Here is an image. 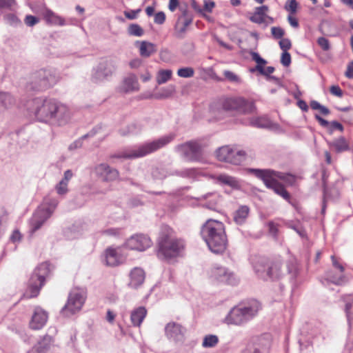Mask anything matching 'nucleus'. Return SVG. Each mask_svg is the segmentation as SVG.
<instances>
[{"label": "nucleus", "instance_id": "obj_1", "mask_svg": "<svg viewBox=\"0 0 353 353\" xmlns=\"http://www.w3.org/2000/svg\"><path fill=\"white\" fill-rule=\"evenodd\" d=\"M253 269L260 279L277 280L285 275H289L291 280H294L299 274V268L295 260L283 263L280 256L270 259L265 256H259L251 259Z\"/></svg>", "mask_w": 353, "mask_h": 353}, {"label": "nucleus", "instance_id": "obj_2", "mask_svg": "<svg viewBox=\"0 0 353 353\" xmlns=\"http://www.w3.org/2000/svg\"><path fill=\"white\" fill-rule=\"evenodd\" d=\"M250 171L256 177L261 179L267 188L273 190L275 193L281 196L285 200L290 199V194L276 179L279 178L285 182L292 183L294 181V178L292 175L269 169H250Z\"/></svg>", "mask_w": 353, "mask_h": 353}, {"label": "nucleus", "instance_id": "obj_3", "mask_svg": "<svg viewBox=\"0 0 353 353\" xmlns=\"http://www.w3.org/2000/svg\"><path fill=\"white\" fill-rule=\"evenodd\" d=\"M261 309V303L251 300L232 307L224 319L228 325H243L253 319Z\"/></svg>", "mask_w": 353, "mask_h": 353}, {"label": "nucleus", "instance_id": "obj_4", "mask_svg": "<svg viewBox=\"0 0 353 353\" xmlns=\"http://www.w3.org/2000/svg\"><path fill=\"white\" fill-rule=\"evenodd\" d=\"M174 137L175 134L174 133H170L157 140L145 143L136 149L128 150L124 152L111 154L109 157V159H134L142 157L165 146L173 141Z\"/></svg>", "mask_w": 353, "mask_h": 353}, {"label": "nucleus", "instance_id": "obj_5", "mask_svg": "<svg viewBox=\"0 0 353 353\" xmlns=\"http://www.w3.org/2000/svg\"><path fill=\"white\" fill-rule=\"evenodd\" d=\"M148 247V244H124L117 248L108 247L103 254V263L107 266H117L123 263L129 251L143 252Z\"/></svg>", "mask_w": 353, "mask_h": 353}, {"label": "nucleus", "instance_id": "obj_6", "mask_svg": "<svg viewBox=\"0 0 353 353\" xmlns=\"http://www.w3.org/2000/svg\"><path fill=\"white\" fill-rule=\"evenodd\" d=\"M59 201L50 196H46L43 203L34 213L30 220V230L34 232L39 230L42 225L52 216Z\"/></svg>", "mask_w": 353, "mask_h": 353}, {"label": "nucleus", "instance_id": "obj_7", "mask_svg": "<svg viewBox=\"0 0 353 353\" xmlns=\"http://www.w3.org/2000/svg\"><path fill=\"white\" fill-rule=\"evenodd\" d=\"M201 234L205 243H226L228 241L223 223L209 219L201 228Z\"/></svg>", "mask_w": 353, "mask_h": 353}, {"label": "nucleus", "instance_id": "obj_8", "mask_svg": "<svg viewBox=\"0 0 353 353\" xmlns=\"http://www.w3.org/2000/svg\"><path fill=\"white\" fill-rule=\"evenodd\" d=\"M50 264L47 262L41 263L34 270L29 281V290L30 294L28 292L24 295L27 298L36 297L45 283L46 277L50 273Z\"/></svg>", "mask_w": 353, "mask_h": 353}, {"label": "nucleus", "instance_id": "obj_9", "mask_svg": "<svg viewBox=\"0 0 353 353\" xmlns=\"http://www.w3.org/2000/svg\"><path fill=\"white\" fill-rule=\"evenodd\" d=\"M56 81L55 76L50 71L40 70L31 75L27 88L33 91H42L52 86Z\"/></svg>", "mask_w": 353, "mask_h": 353}, {"label": "nucleus", "instance_id": "obj_10", "mask_svg": "<svg viewBox=\"0 0 353 353\" xmlns=\"http://www.w3.org/2000/svg\"><path fill=\"white\" fill-rule=\"evenodd\" d=\"M57 101V100L52 99H35L33 103L34 105V114L37 119L41 122L50 123Z\"/></svg>", "mask_w": 353, "mask_h": 353}, {"label": "nucleus", "instance_id": "obj_11", "mask_svg": "<svg viewBox=\"0 0 353 353\" xmlns=\"http://www.w3.org/2000/svg\"><path fill=\"white\" fill-rule=\"evenodd\" d=\"M117 67V63L115 59H107L102 60L94 70L92 80L94 83H100L107 80L116 71Z\"/></svg>", "mask_w": 353, "mask_h": 353}, {"label": "nucleus", "instance_id": "obj_12", "mask_svg": "<svg viewBox=\"0 0 353 353\" xmlns=\"http://www.w3.org/2000/svg\"><path fill=\"white\" fill-rule=\"evenodd\" d=\"M222 108L224 110H236L241 113H253L256 107L254 102L247 101L243 98H228L222 103Z\"/></svg>", "mask_w": 353, "mask_h": 353}, {"label": "nucleus", "instance_id": "obj_13", "mask_svg": "<svg viewBox=\"0 0 353 353\" xmlns=\"http://www.w3.org/2000/svg\"><path fill=\"white\" fill-rule=\"evenodd\" d=\"M210 279L219 283H226L230 285H236L239 283V279L227 268L214 265L208 272Z\"/></svg>", "mask_w": 353, "mask_h": 353}, {"label": "nucleus", "instance_id": "obj_14", "mask_svg": "<svg viewBox=\"0 0 353 353\" xmlns=\"http://www.w3.org/2000/svg\"><path fill=\"white\" fill-rule=\"evenodd\" d=\"M216 154L219 161L234 165L241 164L245 159V152L244 151H235L228 145L219 148L216 150Z\"/></svg>", "mask_w": 353, "mask_h": 353}, {"label": "nucleus", "instance_id": "obj_15", "mask_svg": "<svg viewBox=\"0 0 353 353\" xmlns=\"http://www.w3.org/2000/svg\"><path fill=\"white\" fill-rule=\"evenodd\" d=\"M85 301V292L79 289H73L69 294L67 303L62 309V312L75 314L81 309Z\"/></svg>", "mask_w": 353, "mask_h": 353}, {"label": "nucleus", "instance_id": "obj_16", "mask_svg": "<svg viewBox=\"0 0 353 353\" xmlns=\"http://www.w3.org/2000/svg\"><path fill=\"white\" fill-rule=\"evenodd\" d=\"M176 150L188 161H199L202 156L201 145L196 141H189L179 145Z\"/></svg>", "mask_w": 353, "mask_h": 353}, {"label": "nucleus", "instance_id": "obj_17", "mask_svg": "<svg viewBox=\"0 0 353 353\" xmlns=\"http://www.w3.org/2000/svg\"><path fill=\"white\" fill-rule=\"evenodd\" d=\"M183 250L182 244H157L156 252L159 259L170 261L179 256Z\"/></svg>", "mask_w": 353, "mask_h": 353}, {"label": "nucleus", "instance_id": "obj_18", "mask_svg": "<svg viewBox=\"0 0 353 353\" xmlns=\"http://www.w3.org/2000/svg\"><path fill=\"white\" fill-rule=\"evenodd\" d=\"M70 117L71 112L68 107L57 101L50 124L58 126L64 125L68 123Z\"/></svg>", "mask_w": 353, "mask_h": 353}, {"label": "nucleus", "instance_id": "obj_19", "mask_svg": "<svg viewBox=\"0 0 353 353\" xmlns=\"http://www.w3.org/2000/svg\"><path fill=\"white\" fill-rule=\"evenodd\" d=\"M96 176L103 182H112L119 177V172L105 163L97 165L94 168Z\"/></svg>", "mask_w": 353, "mask_h": 353}, {"label": "nucleus", "instance_id": "obj_20", "mask_svg": "<svg viewBox=\"0 0 353 353\" xmlns=\"http://www.w3.org/2000/svg\"><path fill=\"white\" fill-rule=\"evenodd\" d=\"M180 9L182 11V14L177 20L175 30L176 37L182 38L187 30V28L192 23L193 17L188 12L186 6L184 9L181 7Z\"/></svg>", "mask_w": 353, "mask_h": 353}, {"label": "nucleus", "instance_id": "obj_21", "mask_svg": "<svg viewBox=\"0 0 353 353\" xmlns=\"http://www.w3.org/2000/svg\"><path fill=\"white\" fill-rule=\"evenodd\" d=\"M185 329L179 323L175 322L168 323L165 327V336L174 341H183Z\"/></svg>", "mask_w": 353, "mask_h": 353}, {"label": "nucleus", "instance_id": "obj_22", "mask_svg": "<svg viewBox=\"0 0 353 353\" xmlns=\"http://www.w3.org/2000/svg\"><path fill=\"white\" fill-rule=\"evenodd\" d=\"M139 90V84L137 77L132 73H130L124 77L119 87V91L122 93H130Z\"/></svg>", "mask_w": 353, "mask_h": 353}, {"label": "nucleus", "instance_id": "obj_23", "mask_svg": "<svg viewBox=\"0 0 353 353\" xmlns=\"http://www.w3.org/2000/svg\"><path fill=\"white\" fill-rule=\"evenodd\" d=\"M48 320V314L41 307H36L30 322V327L32 330L41 329Z\"/></svg>", "mask_w": 353, "mask_h": 353}, {"label": "nucleus", "instance_id": "obj_24", "mask_svg": "<svg viewBox=\"0 0 353 353\" xmlns=\"http://www.w3.org/2000/svg\"><path fill=\"white\" fill-rule=\"evenodd\" d=\"M145 274L141 268H134L130 273V283L128 285L134 289L140 287L144 282Z\"/></svg>", "mask_w": 353, "mask_h": 353}, {"label": "nucleus", "instance_id": "obj_25", "mask_svg": "<svg viewBox=\"0 0 353 353\" xmlns=\"http://www.w3.org/2000/svg\"><path fill=\"white\" fill-rule=\"evenodd\" d=\"M250 124L261 128H268L273 130L279 129V125L277 123L272 122L266 117L253 118L250 120Z\"/></svg>", "mask_w": 353, "mask_h": 353}, {"label": "nucleus", "instance_id": "obj_26", "mask_svg": "<svg viewBox=\"0 0 353 353\" xmlns=\"http://www.w3.org/2000/svg\"><path fill=\"white\" fill-rule=\"evenodd\" d=\"M174 231L168 225H163L159 234V243H178Z\"/></svg>", "mask_w": 353, "mask_h": 353}, {"label": "nucleus", "instance_id": "obj_27", "mask_svg": "<svg viewBox=\"0 0 353 353\" xmlns=\"http://www.w3.org/2000/svg\"><path fill=\"white\" fill-rule=\"evenodd\" d=\"M215 179L219 184L228 185L233 189L238 190L241 188L240 181L236 178L225 174L217 175Z\"/></svg>", "mask_w": 353, "mask_h": 353}, {"label": "nucleus", "instance_id": "obj_28", "mask_svg": "<svg viewBox=\"0 0 353 353\" xmlns=\"http://www.w3.org/2000/svg\"><path fill=\"white\" fill-rule=\"evenodd\" d=\"M147 314V310L143 306L133 310L130 314L131 323L134 326L139 327Z\"/></svg>", "mask_w": 353, "mask_h": 353}, {"label": "nucleus", "instance_id": "obj_29", "mask_svg": "<svg viewBox=\"0 0 353 353\" xmlns=\"http://www.w3.org/2000/svg\"><path fill=\"white\" fill-rule=\"evenodd\" d=\"M269 8L268 6H262L256 7L254 13L250 17V20L257 24H264L266 13L268 12Z\"/></svg>", "mask_w": 353, "mask_h": 353}, {"label": "nucleus", "instance_id": "obj_30", "mask_svg": "<svg viewBox=\"0 0 353 353\" xmlns=\"http://www.w3.org/2000/svg\"><path fill=\"white\" fill-rule=\"evenodd\" d=\"M15 103V99L10 93L0 92V111L12 108Z\"/></svg>", "mask_w": 353, "mask_h": 353}, {"label": "nucleus", "instance_id": "obj_31", "mask_svg": "<svg viewBox=\"0 0 353 353\" xmlns=\"http://www.w3.org/2000/svg\"><path fill=\"white\" fill-rule=\"evenodd\" d=\"M139 43V52L143 57H149L157 52L156 46L150 42L143 41Z\"/></svg>", "mask_w": 353, "mask_h": 353}, {"label": "nucleus", "instance_id": "obj_32", "mask_svg": "<svg viewBox=\"0 0 353 353\" xmlns=\"http://www.w3.org/2000/svg\"><path fill=\"white\" fill-rule=\"evenodd\" d=\"M250 209L246 205L241 206L234 214V221L238 225L245 223L249 214Z\"/></svg>", "mask_w": 353, "mask_h": 353}, {"label": "nucleus", "instance_id": "obj_33", "mask_svg": "<svg viewBox=\"0 0 353 353\" xmlns=\"http://www.w3.org/2000/svg\"><path fill=\"white\" fill-rule=\"evenodd\" d=\"M327 144L330 147L333 148L334 150L338 153H341L349 150L348 143L344 137H340L333 141H327Z\"/></svg>", "mask_w": 353, "mask_h": 353}, {"label": "nucleus", "instance_id": "obj_34", "mask_svg": "<svg viewBox=\"0 0 353 353\" xmlns=\"http://www.w3.org/2000/svg\"><path fill=\"white\" fill-rule=\"evenodd\" d=\"M344 312L348 323L350 325L353 321V298L348 296L344 298Z\"/></svg>", "mask_w": 353, "mask_h": 353}, {"label": "nucleus", "instance_id": "obj_35", "mask_svg": "<svg viewBox=\"0 0 353 353\" xmlns=\"http://www.w3.org/2000/svg\"><path fill=\"white\" fill-rule=\"evenodd\" d=\"M44 19L47 21L48 23L53 24V25H64V19L61 17L56 15L54 12H52L50 10H47L44 13Z\"/></svg>", "mask_w": 353, "mask_h": 353}, {"label": "nucleus", "instance_id": "obj_36", "mask_svg": "<svg viewBox=\"0 0 353 353\" xmlns=\"http://www.w3.org/2000/svg\"><path fill=\"white\" fill-rule=\"evenodd\" d=\"M52 342V338L50 335H45L43 337L38 341L35 345L34 349L45 352L49 349L51 343Z\"/></svg>", "mask_w": 353, "mask_h": 353}, {"label": "nucleus", "instance_id": "obj_37", "mask_svg": "<svg viewBox=\"0 0 353 353\" xmlns=\"http://www.w3.org/2000/svg\"><path fill=\"white\" fill-rule=\"evenodd\" d=\"M172 74L171 70H161L158 72L157 75V82L159 85L166 83L169 81Z\"/></svg>", "mask_w": 353, "mask_h": 353}, {"label": "nucleus", "instance_id": "obj_38", "mask_svg": "<svg viewBox=\"0 0 353 353\" xmlns=\"http://www.w3.org/2000/svg\"><path fill=\"white\" fill-rule=\"evenodd\" d=\"M141 127L136 123H131L128 125L126 128H123L120 130V132L122 135H130V134H136L141 132Z\"/></svg>", "mask_w": 353, "mask_h": 353}, {"label": "nucleus", "instance_id": "obj_39", "mask_svg": "<svg viewBox=\"0 0 353 353\" xmlns=\"http://www.w3.org/2000/svg\"><path fill=\"white\" fill-rule=\"evenodd\" d=\"M255 70L259 71L261 74L268 77L270 79L277 80L274 76H270V74L273 73L274 71V68L272 66H268L266 68H264L262 65H256L254 69H252L251 71L254 72Z\"/></svg>", "mask_w": 353, "mask_h": 353}, {"label": "nucleus", "instance_id": "obj_40", "mask_svg": "<svg viewBox=\"0 0 353 353\" xmlns=\"http://www.w3.org/2000/svg\"><path fill=\"white\" fill-rule=\"evenodd\" d=\"M128 33L130 36L141 37L144 34V30L139 24L132 23L128 28Z\"/></svg>", "mask_w": 353, "mask_h": 353}, {"label": "nucleus", "instance_id": "obj_41", "mask_svg": "<svg viewBox=\"0 0 353 353\" xmlns=\"http://www.w3.org/2000/svg\"><path fill=\"white\" fill-rule=\"evenodd\" d=\"M219 342V338L216 335L210 334L204 337L202 345L204 347H214Z\"/></svg>", "mask_w": 353, "mask_h": 353}, {"label": "nucleus", "instance_id": "obj_42", "mask_svg": "<svg viewBox=\"0 0 353 353\" xmlns=\"http://www.w3.org/2000/svg\"><path fill=\"white\" fill-rule=\"evenodd\" d=\"M209 250L214 254H223L226 250V244H206Z\"/></svg>", "mask_w": 353, "mask_h": 353}, {"label": "nucleus", "instance_id": "obj_43", "mask_svg": "<svg viewBox=\"0 0 353 353\" xmlns=\"http://www.w3.org/2000/svg\"><path fill=\"white\" fill-rule=\"evenodd\" d=\"M194 74V70L191 67L181 68L177 70V75L182 78H190Z\"/></svg>", "mask_w": 353, "mask_h": 353}, {"label": "nucleus", "instance_id": "obj_44", "mask_svg": "<svg viewBox=\"0 0 353 353\" xmlns=\"http://www.w3.org/2000/svg\"><path fill=\"white\" fill-rule=\"evenodd\" d=\"M284 8L290 14H295L297 12L298 3L296 0L288 1Z\"/></svg>", "mask_w": 353, "mask_h": 353}, {"label": "nucleus", "instance_id": "obj_45", "mask_svg": "<svg viewBox=\"0 0 353 353\" xmlns=\"http://www.w3.org/2000/svg\"><path fill=\"white\" fill-rule=\"evenodd\" d=\"M223 75L228 81L230 82L234 83H240L241 79L240 78L234 74L233 72L229 71V70H225L223 72Z\"/></svg>", "mask_w": 353, "mask_h": 353}, {"label": "nucleus", "instance_id": "obj_46", "mask_svg": "<svg viewBox=\"0 0 353 353\" xmlns=\"http://www.w3.org/2000/svg\"><path fill=\"white\" fill-rule=\"evenodd\" d=\"M130 239L136 241V243H147L151 241L150 239L144 234H137L132 235Z\"/></svg>", "mask_w": 353, "mask_h": 353}, {"label": "nucleus", "instance_id": "obj_47", "mask_svg": "<svg viewBox=\"0 0 353 353\" xmlns=\"http://www.w3.org/2000/svg\"><path fill=\"white\" fill-rule=\"evenodd\" d=\"M6 22L11 26H17L20 23V20L14 14H8L5 16Z\"/></svg>", "mask_w": 353, "mask_h": 353}, {"label": "nucleus", "instance_id": "obj_48", "mask_svg": "<svg viewBox=\"0 0 353 353\" xmlns=\"http://www.w3.org/2000/svg\"><path fill=\"white\" fill-rule=\"evenodd\" d=\"M56 190L57 192V193L59 194V195H63V194H65L68 191V184L65 183V182L63 181H60L57 185H56Z\"/></svg>", "mask_w": 353, "mask_h": 353}, {"label": "nucleus", "instance_id": "obj_49", "mask_svg": "<svg viewBox=\"0 0 353 353\" xmlns=\"http://www.w3.org/2000/svg\"><path fill=\"white\" fill-rule=\"evenodd\" d=\"M271 32L275 39H281L285 34L284 30L281 27H272L271 28Z\"/></svg>", "mask_w": 353, "mask_h": 353}, {"label": "nucleus", "instance_id": "obj_50", "mask_svg": "<svg viewBox=\"0 0 353 353\" xmlns=\"http://www.w3.org/2000/svg\"><path fill=\"white\" fill-rule=\"evenodd\" d=\"M251 57L253 61H254L257 65H263L267 63V61L260 57V55L255 52H251L250 53Z\"/></svg>", "mask_w": 353, "mask_h": 353}, {"label": "nucleus", "instance_id": "obj_51", "mask_svg": "<svg viewBox=\"0 0 353 353\" xmlns=\"http://www.w3.org/2000/svg\"><path fill=\"white\" fill-rule=\"evenodd\" d=\"M15 5V0H0V9L6 8L12 10Z\"/></svg>", "mask_w": 353, "mask_h": 353}, {"label": "nucleus", "instance_id": "obj_52", "mask_svg": "<svg viewBox=\"0 0 353 353\" xmlns=\"http://www.w3.org/2000/svg\"><path fill=\"white\" fill-rule=\"evenodd\" d=\"M317 43L325 51L329 50L330 48V42L325 37H319L317 40Z\"/></svg>", "mask_w": 353, "mask_h": 353}, {"label": "nucleus", "instance_id": "obj_53", "mask_svg": "<svg viewBox=\"0 0 353 353\" xmlns=\"http://www.w3.org/2000/svg\"><path fill=\"white\" fill-rule=\"evenodd\" d=\"M91 135L92 134L90 133L88 134L83 135L81 139H79L75 141L74 142H73L72 143H71L69 146V150H72L81 148L82 146L83 140Z\"/></svg>", "mask_w": 353, "mask_h": 353}, {"label": "nucleus", "instance_id": "obj_54", "mask_svg": "<svg viewBox=\"0 0 353 353\" xmlns=\"http://www.w3.org/2000/svg\"><path fill=\"white\" fill-rule=\"evenodd\" d=\"M279 46L283 52H288L291 48L292 43L289 39L284 38L279 41Z\"/></svg>", "mask_w": 353, "mask_h": 353}, {"label": "nucleus", "instance_id": "obj_55", "mask_svg": "<svg viewBox=\"0 0 353 353\" xmlns=\"http://www.w3.org/2000/svg\"><path fill=\"white\" fill-rule=\"evenodd\" d=\"M281 63L283 65L288 67L291 63V56L290 54L288 52H283L281 58Z\"/></svg>", "mask_w": 353, "mask_h": 353}, {"label": "nucleus", "instance_id": "obj_56", "mask_svg": "<svg viewBox=\"0 0 353 353\" xmlns=\"http://www.w3.org/2000/svg\"><path fill=\"white\" fill-rule=\"evenodd\" d=\"M39 21V19L32 15H27L25 18V23L30 27L34 26Z\"/></svg>", "mask_w": 353, "mask_h": 353}, {"label": "nucleus", "instance_id": "obj_57", "mask_svg": "<svg viewBox=\"0 0 353 353\" xmlns=\"http://www.w3.org/2000/svg\"><path fill=\"white\" fill-rule=\"evenodd\" d=\"M215 3L214 1L210 0H204V8H202L204 12H212V9L214 8Z\"/></svg>", "mask_w": 353, "mask_h": 353}, {"label": "nucleus", "instance_id": "obj_58", "mask_svg": "<svg viewBox=\"0 0 353 353\" xmlns=\"http://www.w3.org/2000/svg\"><path fill=\"white\" fill-rule=\"evenodd\" d=\"M165 20V14L163 12H159L154 16V23L163 24Z\"/></svg>", "mask_w": 353, "mask_h": 353}, {"label": "nucleus", "instance_id": "obj_59", "mask_svg": "<svg viewBox=\"0 0 353 353\" xmlns=\"http://www.w3.org/2000/svg\"><path fill=\"white\" fill-rule=\"evenodd\" d=\"M330 93L338 97H342L343 91L339 85H332L330 89Z\"/></svg>", "mask_w": 353, "mask_h": 353}, {"label": "nucleus", "instance_id": "obj_60", "mask_svg": "<svg viewBox=\"0 0 353 353\" xmlns=\"http://www.w3.org/2000/svg\"><path fill=\"white\" fill-rule=\"evenodd\" d=\"M191 6L192 8L198 13L201 14L203 17H207L205 13H203V10L201 8V6H199L196 0H191Z\"/></svg>", "mask_w": 353, "mask_h": 353}, {"label": "nucleus", "instance_id": "obj_61", "mask_svg": "<svg viewBox=\"0 0 353 353\" xmlns=\"http://www.w3.org/2000/svg\"><path fill=\"white\" fill-rule=\"evenodd\" d=\"M140 12V10H132L130 11H125L124 15L128 19L132 20L137 17V14Z\"/></svg>", "mask_w": 353, "mask_h": 353}, {"label": "nucleus", "instance_id": "obj_62", "mask_svg": "<svg viewBox=\"0 0 353 353\" xmlns=\"http://www.w3.org/2000/svg\"><path fill=\"white\" fill-rule=\"evenodd\" d=\"M345 76L348 79H353V61L350 62L347 65Z\"/></svg>", "mask_w": 353, "mask_h": 353}, {"label": "nucleus", "instance_id": "obj_63", "mask_svg": "<svg viewBox=\"0 0 353 353\" xmlns=\"http://www.w3.org/2000/svg\"><path fill=\"white\" fill-rule=\"evenodd\" d=\"M335 129L339 130L341 132L343 130V127L340 123L334 121L330 123V133L332 134L333 130Z\"/></svg>", "mask_w": 353, "mask_h": 353}, {"label": "nucleus", "instance_id": "obj_64", "mask_svg": "<svg viewBox=\"0 0 353 353\" xmlns=\"http://www.w3.org/2000/svg\"><path fill=\"white\" fill-rule=\"evenodd\" d=\"M268 229L269 232L272 236H276L278 232L277 225L274 224L272 221L268 223Z\"/></svg>", "mask_w": 353, "mask_h": 353}]
</instances>
